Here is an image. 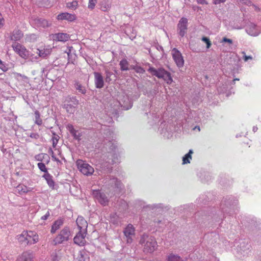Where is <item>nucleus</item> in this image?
<instances>
[{"label":"nucleus","mask_w":261,"mask_h":261,"mask_svg":"<svg viewBox=\"0 0 261 261\" xmlns=\"http://www.w3.org/2000/svg\"><path fill=\"white\" fill-rule=\"evenodd\" d=\"M105 134L106 135L103 142V150L106 151L101 156V161L99 163L105 167L108 168L110 165L117 164L120 162V151L118 148L116 141V134L112 128H108Z\"/></svg>","instance_id":"nucleus-1"},{"label":"nucleus","mask_w":261,"mask_h":261,"mask_svg":"<svg viewBox=\"0 0 261 261\" xmlns=\"http://www.w3.org/2000/svg\"><path fill=\"white\" fill-rule=\"evenodd\" d=\"M238 204L237 199L231 195L226 196L224 197L221 202L220 209L221 215L219 216L218 222L226 217V215L229 216L232 215L236 211Z\"/></svg>","instance_id":"nucleus-2"},{"label":"nucleus","mask_w":261,"mask_h":261,"mask_svg":"<svg viewBox=\"0 0 261 261\" xmlns=\"http://www.w3.org/2000/svg\"><path fill=\"white\" fill-rule=\"evenodd\" d=\"M101 184L104 189L110 191L120 192L124 189V186L120 180L112 175H107L101 179Z\"/></svg>","instance_id":"nucleus-3"},{"label":"nucleus","mask_w":261,"mask_h":261,"mask_svg":"<svg viewBox=\"0 0 261 261\" xmlns=\"http://www.w3.org/2000/svg\"><path fill=\"white\" fill-rule=\"evenodd\" d=\"M139 243L143 247V251L147 253L153 252L157 248L154 238L146 233L141 236Z\"/></svg>","instance_id":"nucleus-4"},{"label":"nucleus","mask_w":261,"mask_h":261,"mask_svg":"<svg viewBox=\"0 0 261 261\" xmlns=\"http://www.w3.org/2000/svg\"><path fill=\"white\" fill-rule=\"evenodd\" d=\"M17 240L24 245H33L39 241V236L35 231H23L22 233L17 236Z\"/></svg>","instance_id":"nucleus-5"},{"label":"nucleus","mask_w":261,"mask_h":261,"mask_svg":"<svg viewBox=\"0 0 261 261\" xmlns=\"http://www.w3.org/2000/svg\"><path fill=\"white\" fill-rule=\"evenodd\" d=\"M71 237V233L68 227H64L53 240V244L56 246L67 242Z\"/></svg>","instance_id":"nucleus-6"},{"label":"nucleus","mask_w":261,"mask_h":261,"mask_svg":"<svg viewBox=\"0 0 261 261\" xmlns=\"http://www.w3.org/2000/svg\"><path fill=\"white\" fill-rule=\"evenodd\" d=\"M79 100L75 96H67L64 97L63 107L69 114H73L76 107L79 105Z\"/></svg>","instance_id":"nucleus-7"},{"label":"nucleus","mask_w":261,"mask_h":261,"mask_svg":"<svg viewBox=\"0 0 261 261\" xmlns=\"http://www.w3.org/2000/svg\"><path fill=\"white\" fill-rule=\"evenodd\" d=\"M148 71L159 79H163L167 84H170L172 82L171 74L162 68L155 69L153 67H149Z\"/></svg>","instance_id":"nucleus-8"},{"label":"nucleus","mask_w":261,"mask_h":261,"mask_svg":"<svg viewBox=\"0 0 261 261\" xmlns=\"http://www.w3.org/2000/svg\"><path fill=\"white\" fill-rule=\"evenodd\" d=\"M76 164L78 169L85 175H91L94 171L92 166L82 160H78Z\"/></svg>","instance_id":"nucleus-9"},{"label":"nucleus","mask_w":261,"mask_h":261,"mask_svg":"<svg viewBox=\"0 0 261 261\" xmlns=\"http://www.w3.org/2000/svg\"><path fill=\"white\" fill-rule=\"evenodd\" d=\"M91 194L94 199L100 204L105 206L109 203V198L106 195L99 190H92Z\"/></svg>","instance_id":"nucleus-10"},{"label":"nucleus","mask_w":261,"mask_h":261,"mask_svg":"<svg viewBox=\"0 0 261 261\" xmlns=\"http://www.w3.org/2000/svg\"><path fill=\"white\" fill-rule=\"evenodd\" d=\"M251 245L244 241L240 243V246L237 249L238 257H241L242 256H247L251 251Z\"/></svg>","instance_id":"nucleus-11"},{"label":"nucleus","mask_w":261,"mask_h":261,"mask_svg":"<svg viewBox=\"0 0 261 261\" xmlns=\"http://www.w3.org/2000/svg\"><path fill=\"white\" fill-rule=\"evenodd\" d=\"M136 205H138L141 207H147L152 210H162L164 208H166L167 206L164 204L161 203H153L151 204H149L147 205H145V202L141 200H136Z\"/></svg>","instance_id":"nucleus-12"},{"label":"nucleus","mask_w":261,"mask_h":261,"mask_svg":"<svg viewBox=\"0 0 261 261\" xmlns=\"http://www.w3.org/2000/svg\"><path fill=\"white\" fill-rule=\"evenodd\" d=\"M173 59L178 67H182L184 64V60L181 53L176 48L172 50Z\"/></svg>","instance_id":"nucleus-13"},{"label":"nucleus","mask_w":261,"mask_h":261,"mask_svg":"<svg viewBox=\"0 0 261 261\" xmlns=\"http://www.w3.org/2000/svg\"><path fill=\"white\" fill-rule=\"evenodd\" d=\"M123 233L126 238L127 243L130 244L133 242V237L135 234V228L132 224H129L123 230Z\"/></svg>","instance_id":"nucleus-14"},{"label":"nucleus","mask_w":261,"mask_h":261,"mask_svg":"<svg viewBox=\"0 0 261 261\" xmlns=\"http://www.w3.org/2000/svg\"><path fill=\"white\" fill-rule=\"evenodd\" d=\"M188 29V19L182 17L177 24L178 34L181 37H184L187 33Z\"/></svg>","instance_id":"nucleus-15"},{"label":"nucleus","mask_w":261,"mask_h":261,"mask_svg":"<svg viewBox=\"0 0 261 261\" xmlns=\"http://www.w3.org/2000/svg\"><path fill=\"white\" fill-rule=\"evenodd\" d=\"M30 23L34 27L45 28L49 25L48 22L45 19L32 17L30 19Z\"/></svg>","instance_id":"nucleus-16"},{"label":"nucleus","mask_w":261,"mask_h":261,"mask_svg":"<svg viewBox=\"0 0 261 261\" xmlns=\"http://www.w3.org/2000/svg\"><path fill=\"white\" fill-rule=\"evenodd\" d=\"M160 129L161 134L164 138L170 139L172 136L173 129L170 125L162 123Z\"/></svg>","instance_id":"nucleus-17"},{"label":"nucleus","mask_w":261,"mask_h":261,"mask_svg":"<svg viewBox=\"0 0 261 261\" xmlns=\"http://www.w3.org/2000/svg\"><path fill=\"white\" fill-rule=\"evenodd\" d=\"M87 234V231L79 230L73 239L75 244L79 246H84L86 243L85 237Z\"/></svg>","instance_id":"nucleus-18"},{"label":"nucleus","mask_w":261,"mask_h":261,"mask_svg":"<svg viewBox=\"0 0 261 261\" xmlns=\"http://www.w3.org/2000/svg\"><path fill=\"white\" fill-rule=\"evenodd\" d=\"M246 32L248 35L254 37L257 36L259 34V30L253 23H250L247 25Z\"/></svg>","instance_id":"nucleus-19"},{"label":"nucleus","mask_w":261,"mask_h":261,"mask_svg":"<svg viewBox=\"0 0 261 261\" xmlns=\"http://www.w3.org/2000/svg\"><path fill=\"white\" fill-rule=\"evenodd\" d=\"M79 230L87 231L88 224L85 219L82 216H79L76 221Z\"/></svg>","instance_id":"nucleus-20"},{"label":"nucleus","mask_w":261,"mask_h":261,"mask_svg":"<svg viewBox=\"0 0 261 261\" xmlns=\"http://www.w3.org/2000/svg\"><path fill=\"white\" fill-rule=\"evenodd\" d=\"M57 18L59 20H66L69 21H73L75 20L76 16L74 14L65 12L58 15Z\"/></svg>","instance_id":"nucleus-21"},{"label":"nucleus","mask_w":261,"mask_h":261,"mask_svg":"<svg viewBox=\"0 0 261 261\" xmlns=\"http://www.w3.org/2000/svg\"><path fill=\"white\" fill-rule=\"evenodd\" d=\"M53 39L56 41L66 42L69 39V35L67 33H56L53 35Z\"/></svg>","instance_id":"nucleus-22"},{"label":"nucleus","mask_w":261,"mask_h":261,"mask_svg":"<svg viewBox=\"0 0 261 261\" xmlns=\"http://www.w3.org/2000/svg\"><path fill=\"white\" fill-rule=\"evenodd\" d=\"M94 81L95 86L97 88H101L103 87L104 82L103 77L101 74L97 72L94 73Z\"/></svg>","instance_id":"nucleus-23"},{"label":"nucleus","mask_w":261,"mask_h":261,"mask_svg":"<svg viewBox=\"0 0 261 261\" xmlns=\"http://www.w3.org/2000/svg\"><path fill=\"white\" fill-rule=\"evenodd\" d=\"M67 128L71 135L73 137L74 139L77 140H80L81 139V133L79 130L75 129L72 124H68L67 126Z\"/></svg>","instance_id":"nucleus-24"},{"label":"nucleus","mask_w":261,"mask_h":261,"mask_svg":"<svg viewBox=\"0 0 261 261\" xmlns=\"http://www.w3.org/2000/svg\"><path fill=\"white\" fill-rule=\"evenodd\" d=\"M17 81L19 82L20 85L24 86L25 88H29L31 86L28 77L22 76L21 74L18 73H17Z\"/></svg>","instance_id":"nucleus-25"},{"label":"nucleus","mask_w":261,"mask_h":261,"mask_svg":"<svg viewBox=\"0 0 261 261\" xmlns=\"http://www.w3.org/2000/svg\"><path fill=\"white\" fill-rule=\"evenodd\" d=\"M100 9L103 12H108L112 7V0H102L99 3Z\"/></svg>","instance_id":"nucleus-26"},{"label":"nucleus","mask_w":261,"mask_h":261,"mask_svg":"<svg viewBox=\"0 0 261 261\" xmlns=\"http://www.w3.org/2000/svg\"><path fill=\"white\" fill-rule=\"evenodd\" d=\"M17 54L23 59H27L29 55V51L26 48L20 44L17 43Z\"/></svg>","instance_id":"nucleus-27"},{"label":"nucleus","mask_w":261,"mask_h":261,"mask_svg":"<svg viewBox=\"0 0 261 261\" xmlns=\"http://www.w3.org/2000/svg\"><path fill=\"white\" fill-rule=\"evenodd\" d=\"M63 224V220L61 219H58L56 220L53 224L50 233L52 234L55 233Z\"/></svg>","instance_id":"nucleus-28"},{"label":"nucleus","mask_w":261,"mask_h":261,"mask_svg":"<svg viewBox=\"0 0 261 261\" xmlns=\"http://www.w3.org/2000/svg\"><path fill=\"white\" fill-rule=\"evenodd\" d=\"M150 115L151 116V119L149 121V123L151 125H153L154 124L159 123L161 120V113H155L150 114Z\"/></svg>","instance_id":"nucleus-29"},{"label":"nucleus","mask_w":261,"mask_h":261,"mask_svg":"<svg viewBox=\"0 0 261 261\" xmlns=\"http://www.w3.org/2000/svg\"><path fill=\"white\" fill-rule=\"evenodd\" d=\"M51 51V48L50 47L44 48L42 49H37V53L38 54L39 57L42 58H45L49 55Z\"/></svg>","instance_id":"nucleus-30"},{"label":"nucleus","mask_w":261,"mask_h":261,"mask_svg":"<svg viewBox=\"0 0 261 261\" xmlns=\"http://www.w3.org/2000/svg\"><path fill=\"white\" fill-rule=\"evenodd\" d=\"M42 177L46 180L48 186L52 188H54L55 182L53 179V176L49 173L44 174Z\"/></svg>","instance_id":"nucleus-31"},{"label":"nucleus","mask_w":261,"mask_h":261,"mask_svg":"<svg viewBox=\"0 0 261 261\" xmlns=\"http://www.w3.org/2000/svg\"><path fill=\"white\" fill-rule=\"evenodd\" d=\"M33 255L31 252H24L20 256L19 261H32Z\"/></svg>","instance_id":"nucleus-32"},{"label":"nucleus","mask_w":261,"mask_h":261,"mask_svg":"<svg viewBox=\"0 0 261 261\" xmlns=\"http://www.w3.org/2000/svg\"><path fill=\"white\" fill-rule=\"evenodd\" d=\"M121 219L116 213L112 214L110 216V221L114 225H118L121 222Z\"/></svg>","instance_id":"nucleus-33"},{"label":"nucleus","mask_w":261,"mask_h":261,"mask_svg":"<svg viewBox=\"0 0 261 261\" xmlns=\"http://www.w3.org/2000/svg\"><path fill=\"white\" fill-rule=\"evenodd\" d=\"M193 153V150L190 149L189 152L186 154L182 158V164H186L190 163L192 159V154Z\"/></svg>","instance_id":"nucleus-34"},{"label":"nucleus","mask_w":261,"mask_h":261,"mask_svg":"<svg viewBox=\"0 0 261 261\" xmlns=\"http://www.w3.org/2000/svg\"><path fill=\"white\" fill-rule=\"evenodd\" d=\"M168 261H183L182 258L177 254L170 253L167 258Z\"/></svg>","instance_id":"nucleus-35"},{"label":"nucleus","mask_w":261,"mask_h":261,"mask_svg":"<svg viewBox=\"0 0 261 261\" xmlns=\"http://www.w3.org/2000/svg\"><path fill=\"white\" fill-rule=\"evenodd\" d=\"M119 65L122 71H127L128 70V62L126 59H122L120 61Z\"/></svg>","instance_id":"nucleus-36"},{"label":"nucleus","mask_w":261,"mask_h":261,"mask_svg":"<svg viewBox=\"0 0 261 261\" xmlns=\"http://www.w3.org/2000/svg\"><path fill=\"white\" fill-rule=\"evenodd\" d=\"M34 114L35 118V123L38 125H41L42 124V120L40 118V114L39 112L38 111H35Z\"/></svg>","instance_id":"nucleus-37"},{"label":"nucleus","mask_w":261,"mask_h":261,"mask_svg":"<svg viewBox=\"0 0 261 261\" xmlns=\"http://www.w3.org/2000/svg\"><path fill=\"white\" fill-rule=\"evenodd\" d=\"M66 6L70 9L75 10L78 7V2L76 1H73L71 2H68L66 4Z\"/></svg>","instance_id":"nucleus-38"},{"label":"nucleus","mask_w":261,"mask_h":261,"mask_svg":"<svg viewBox=\"0 0 261 261\" xmlns=\"http://www.w3.org/2000/svg\"><path fill=\"white\" fill-rule=\"evenodd\" d=\"M45 158H47V159H48V160L47 161V164L49 162V158L47 154L40 153V154L36 155L35 157V159L38 161H42L43 160V159H45Z\"/></svg>","instance_id":"nucleus-39"},{"label":"nucleus","mask_w":261,"mask_h":261,"mask_svg":"<svg viewBox=\"0 0 261 261\" xmlns=\"http://www.w3.org/2000/svg\"><path fill=\"white\" fill-rule=\"evenodd\" d=\"M60 137L56 134L55 133H53V137L51 138L53 146L55 148L56 147L57 144L58 143V141L59 140Z\"/></svg>","instance_id":"nucleus-40"},{"label":"nucleus","mask_w":261,"mask_h":261,"mask_svg":"<svg viewBox=\"0 0 261 261\" xmlns=\"http://www.w3.org/2000/svg\"><path fill=\"white\" fill-rule=\"evenodd\" d=\"M75 87L76 90H77L79 92H81L82 94H84L86 93V90L85 88L80 83H76Z\"/></svg>","instance_id":"nucleus-41"},{"label":"nucleus","mask_w":261,"mask_h":261,"mask_svg":"<svg viewBox=\"0 0 261 261\" xmlns=\"http://www.w3.org/2000/svg\"><path fill=\"white\" fill-rule=\"evenodd\" d=\"M37 166L38 168L42 172H44V174H46L48 173L47 171V168L45 166V165L41 162L38 163L37 164Z\"/></svg>","instance_id":"nucleus-42"},{"label":"nucleus","mask_w":261,"mask_h":261,"mask_svg":"<svg viewBox=\"0 0 261 261\" xmlns=\"http://www.w3.org/2000/svg\"><path fill=\"white\" fill-rule=\"evenodd\" d=\"M97 0H89L88 8L90 10L94 9Z\"/></svg>","instance_id":"nucleus-43"},{"label":"nucleus","mask_w":261,"mask_h":261,"mask_svg":"<svg viewBox=\"0 0 261 261\" xmlns=\"http://www.w3.org/2000/svg\"><path fill=\"white\" fill-rule=\"evenodd\" d=\"M37 39V36L35 34H32L27 36L26 39L30 42H34Z\"/></svg>","instance_id":"nucleus-44"},{"label":"nucleus","mask_w":261,"mask_h":261,"mask_svg":"<svg viewBox=\"0 0 261 261\" xmlns=\"http://www.w3.org/2000/svg\"><path fill=\"white\" fill-rule=\"evenodd\" d=\"M50 258L52 261H59L60 259V257L56 252H53L50 256Z\"/></svg>","instance_id":"nucleus-45"},{"label":"nucleus","mask_w":261,"mask_h":261,"mask_svg":"<svg viewBox=\"0 0 261 261\" xmlns=\"http://www.w3.org/2000/svg\"><path fill=\"white\" fill-rule=\"evenodd\" d=\"M75 261H88V259L81 252L80 256L76 258Z\"/></svg>","instance_id":"nucleus-46"},{"label":"nucleus","mask_w":261,"mask_h":261,"mask_svg":"<svg viewBox=\"0 0 261 261\" xmlns=\"http://www.w3.org/2000/svg\"><path fill=\"white\" fill-rule=\"evenodd\" d=\"M106 82H110L111 81L110 77L113 75V73L110 71H106Z\"/></svg>","instance_id":"nucleus-47"},{"label":"nucleus","mask_w":261,"mask_h":261,"mask_svg":"<svg viewBox=\"0 0 261 261\" xmlns=\"http://www.w3.org/2000/svg\"><path fill=\"white\" fill-rule=\"evenodd\" d=\"M48 152L49 154H51V158H53V159H54L55 161H57V162H59V160L58 159H57L54 155V152L53 151V150L50 148L49 149V151H48Z\"/></svg>","instance_id":"nucleus-48"},{"label":"nucleus","mask_w":261,"mask_h":261,"mask_svg":"<svg viewBox=\"0 0 261 261\" xmlns=\"http://www.w3.org/2000/svg\"><path fill=\"white\" fill-rule=\"evenodd\" d=\"M5 24V20L2 14L0 13V29L3 28Z\"/></svg>","instance_id":"nucleus-49"},{"label":"nucleus","mask_w":261,"mask_h":261,"mask_svg":"<svg viewBox=\"0 0 261 261\" xmlns=\"http://www.w3.org/2000/svg\"><path fill=\"white\" fill-rule=\"evenodd\" d=\"M243 54L244 55L243 56V59L245 62H247L248 61V60H252V57L251 56H247L245 55V53L244 52H243Z\"/></svg>","instance_id":"nucleus-50"},{"label":"nucleus","mask_w":261,"mask_h":261,"mask_svg":"<svg viewBox=\"0 0 261 261\" xmlns=\"http://www.w3.org/2000/svg\"><path fill=\"white\" fill-rule=\"evenodd\" d=\"M0 68L3 71H5L7 70V68L3 62L0 59Z\"/></svg>","instance_id":"nucleus-51"},{"label":"nucleus","mask_w":261,"mask_h":261,"mask_svg":"<svg viewBox=\"0 0 261 261\" xmlns=\"http://www.w3.org/2000/svg\"><path fill=\"white\" fill-rule=\"evenodd\" d=\"M30 137L35 139H38L39 137V135L38 133H31L30 135Z\"/></svg>","instance_id":"nucleus-52"},{"label":"nucleus","mask_w":261,"mask_h":261,"mask_svg":"<svg viewBox=\"0 0 261 261\" xmlns=\"http://www.w3.org/2000/svg\"><path fill=\"white\" fill-rule=\"evenodd\" d=\"M221 42H227L229 44L232 43V40L230 39L227 38L226 37H224L221 41Z\"/></svg>","instance_id":"nucleus-53"},{"label":"nucleus","mask_w":261,"mask_h":261,"mask_svg":"<svg viewBox=\"0 0 261 261\" xmlns=\"http://www.w3.org/2000/svg\"><path fill=\"white\" fill-rule=\"evenodd\" d=\"M226 0H213V2L215 5H218L220 3H224Z\"/></svg>","instance_id":"nucleus-54"},{"label":"nucleus","mask_w":261,"mask_h":261,"mask_svg":"<svg viewBox=\"0 0 261 261\" xmlns=\"http://www.w3.org/2000/svg\"><path fill=\"white\" fill-rule=\"evenodd\" d=\"M196 1L197 4L200 5H207L208 4L206 0H196Z\"/></svg>","instance_id":"nucleus-55"},{"label":"nucleus","mask_w":261,"mask_h":261,"mask_svg":"<svg viewBox=\"0 0 261 261\" xmlns=\"http://www.w3.org/2000/svg\"><path fill=\"white\" fill-rule=\"evenodd\" d=\"M49 216V212L48 211L45 215H44V216H42L41 217V219L43 220H46L48 217Z\"/></svg>","instance_id":"nucleus-56"},{"label":"nucleus","mask_w":261,"mask_h":261,"mask_svg":"<svg viewBox=\"0 0 261 261\" xmlns=\"http://www.w3.org/2000/svg\"><path fill=\"white\" fill-rule=\"evenodd\" d=\"M23 36V34L21 31H17V40Z\"/></svg>","instance_id":"nucleus-57"},{"label":"nucleus","mask_w":261,"mask_h":261,"mask_svg":"<svg viewBox=\"0 0 261 261\" xmlns=\"http://www.w3.org/2000/svg\"><path fill=\"white\" fill-rule=\"evenodd\" d=\"M201 40H202V41H203V42H204L205 43H206L208 41H210V39L207 37H202Z\"/></svg>","instance_id":"nucleus-58"},{"label":"nucleus","mask_w":261,"mask_h":261,"mask_svg":"<svg viewBox=\"0 0 261 261\" xmlns=\"http://www.w3.org/2000/svg\"><path fill=\"white\" fill-rule=\"evenodd\" d=\"M206 48H209L211 47V44H212L210 40L208 41L207 42H206Z\"/></svg>","instance_id":"nucleus-59"},{"label":"nucleus","mask_w":261,"mask_h":261,"mask_svg":"<svg viewBox=\"0 0 261 261\" xmlns=\"http://www.w3.org/2000/svg\"><path fill=\"white\" fill-rule=\"evenodd\" d=\"M121 204L124 206L125 208H126L127 207V204H126L125 201H122L121 202Z\"/></svg>","instance_id":"nucleus-60"},{"label":"nucleus","mask_w":261,"mask_h":261,"mask_svg":"<svg viewBox=\"0 0 261 261\" xmlns=\"http://www.w3.org/2000/svg\"><path fill=\"white\" fill-rule=\"evenodd\" d=\"M144 70H143V69L142 68L139 67L138 68V70H137V72H144Z\"/></svg>","instance_id":"nucleus-61"},{"label":"nucleus","mask_w":261,"mask_h":261,"mask_svg":"<svg viewBox=\"0 0 261 261\" xmlns=\"http://www.w3.org/2000/svg\"><path fill=\"white\" fill-rule=\"evenodd\" d=\"M257 129H258V128L257 126H254L253 127L252 130L254 133L256 132L257 130Z\"/></svg>","instance_id":"nucleus-62"},{"label":"nucleus","mask_w":261,"mask_h":261,"mask_svg":"<svg viewBox=\"0 0 261 261\" xmlns=\"http://www.w3.org/2000/svg\"><path fill=\"white\" fill-rule=\"evenodd\" d=\"M132 107V105L130 103L129 106L128 107H125V106H124V108L126 110H128L129 109L131 108Z\"/></svg>","instance_id":"nucleus-63"},{"label":"nucleus","mask_w":261,"mask_h":261,"mask_svg":"<svg viewBox=\"0 0 261 261\" xmlns=\"http://www.w3.org/2000/svg\"><path fill=\"white\" fill-rule=\"evenodd\" d=\"M239 81V79H234L233 80H232L231 82V83H232V84H234L235 83V81Z\"/></svg>","instance_id":"nucleus-64"}]
</instances>
